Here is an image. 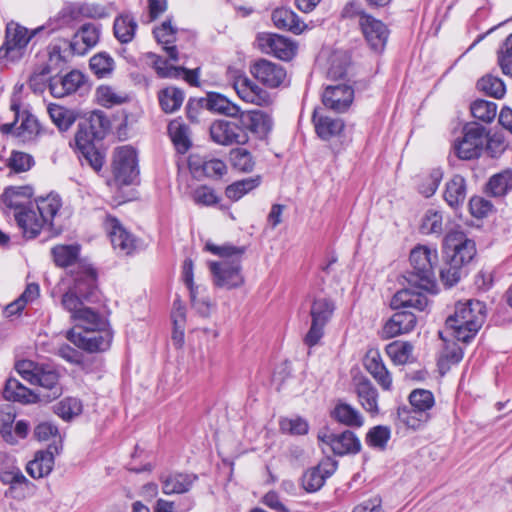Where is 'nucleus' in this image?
Masks as SVG:
<instances>
[{
    "label": "nucleus",
    "mask_w": 512,
    "mask_h": 512,
    "mask_svg": "<svg viewBox=\"0 0 512 512\" xmlns=\"http://www.w3.org/2000/svg\"><path fill=\"white\" fill-rule=\"evenodd\" d=\"M48 113L52 122L61 131H66L75 122L76 117L71 110L62 106L51 104L48 106Z\"/></svg>",
    "instance_id": "51"
},
{
    "label": "nucleus",
    "mask_w": 512,
    "mask_h": 512,
    "mask_svg": "<svg viewBox=\"0 0 512 512\" xmlns=\"http://www.w3.org/2000/svg\"><path fill=\"white\" fill-rule=\"evenodd\" d=\"M212 140L220 145H245L249 141V134L241 122L217 120L210 126Z\"/></svg>",
    "instance_id": "12"
},
{
    "label": "nucleus",
    "mask_w": 512,
    "mask_h": 512,
    "mask_svg": "<svg viewBox=\"0 0 512 512\" xmlns=\"http://www.w3.org/2000/svg\"><path fill=\"white\" fill-rule=\"evenodd\" d=\"M159 102L166 113L178 110L184 100V93L176 87H167L159 92Z\"/></svg>",
    "instance_id": "47"
},
{
    "label": "nucleus",
    "mask_w": 512,
    "mask_h": 512,
    "mask_svg": "<svg viewBox=\"0 0 512 512\" xmlns=\"http://www.w3.org/2000/svg\"><path fill=\"white\" fill-rule=\"evenodd\" d=\"M467 196V184L465 178L460 174L450 177L444 186L443 198L451 208L461 207Z\"/></svg>",
    "instance_id": "27"
},
{
    "label": "nucleus",
    "mask_w": 512,
    "mask_h": 512,
    "mask_svg": "<svg viewBox=\"0 0 512 512\" xmlns=\"http://www.w3.org/2000/svg\"><path fill=\"white\" fill-rule=\"evenodd\" d=\"M318 440L328 445L331 450L338 455L357 453L361 449L360 440L349 430L339 434L331 433L328 430H322L318 434Z\"/></svg>",
    "instance_id": "15"
},
{
    "label": "nucleus",
    "mask_w": 512,
    "mask_h": 512,
    "mask_svg": "<svg viewBox=\"0 0 512 512\" xmlns=\"http://www.w3.org/2000/svg\"><path fill=\"white\" fill-rule=\"evenodd\" d=\"M409 402L412 408L419 410L421 413H429L434 406L435 400L429 390L416 389L410 393Z\"/></svg>",
    "instance_id": "55"
},
{
    "label": "nucleus",
    "mask_w": 512,
    "mask_h": 512,
    "mask_svg": "<svg viewBox=\"0 0 512 512\" xmlns=\"http://www.w3.org/2000/svg\"><path fill=\"white\" fill-rule=\"evenodd\" d=\"M470 110L474 118L490 123L496 117L497 105L491 101L478 99L471 104Z\"/></svg>",
    "instance_id": "52"
},
{
    "label": "nucleus",
    "mask_w": 512,
    "mask_h": 512,
    "mask_svg": "<svg viewBox=\"0 0 512 512\" xmlns=\"http://www.w3.org/2000/svg\"><path fill=\"white\" fill-rule=\"evenodd\" d=\"M55 413L64 420H70L82 412V403L76 398H65L54 406Z\"/></svg>",
    "instance_id": "57"
},
{
    "label": "nucleus",
    "mask_w": 512,
    "mask_h": 512,
    "mask_svg": "<svg viewBox=\"0 0 512 512\" xmlns=\"http://www.w3.org/2000/svg\"><path fill=\"white\" fill-rule=\"evenodd\" d=\"M138 25L129 14L116 17L114 21V35L121 43H129L133 40Z\"/></svg>",
    "instance_id": "44"
},
{
    "label": "nucleus",
    "mask_w": 512,
    "mask_h": 512,
    "mask_svg": "<svg viewBox=\"0 0 512 512\" xmlns=\"http://www.w3.org/2000/svg\"><path fill=\"white\" fill-rule=\"evenodd\" d=\"M188 163L190 170L197 176L204 175L217 179L227 173V166L224 161L220 159H204L197 155H191Z\"/></svg>",
    "instance_id": "23"
},
{
    "label": "nucleus",
    "mask_w": 512,
    "mask_h": 512,
    "mask_svg": "<svg viewBox=\"0 0 512 512\" xmlns=\"http://www.w3.org/2000/svg\"><path fill=\"white\" fill-rule=\"evenodd\" d=\"M175 29L169 21H165L161 26L154 29V36L159 44L164 45V50L171 61H178V52L175 46H169L175 40Z\"/></svg>",
    "instance_id": "40"
},
{
    "label": "nucleus",
    "mask_w": 512,
    "mask_h": 512,
    "mask_svg": "<svg viewBox=\"0 0 512 512\" xmlns=\"http://www.w3.org/2000/svg\"><path fill=\"white\" fill-rule=\"evenodd\" d=\"M39 130V124L36 118L32 115L22 116L21 122L19 125L14 123H7L1 126V131L3 133H15L23 139L29 138L32 135L36 134Z\"/></svg>",
    "instance_id": "41"
},
{
    "label": "nucleus",
    "mask_w": 512,
    "mask_h": 512,
    "mask_svg": "<svg viewBox=\"0 0 512 512\" xmlns=\"http://www.w3.org/2000/svg\"><path fill=\"white\" fill-rule=\"evenodd\" d=\"M364 366L384 390L391 389L392 377L382 362V358L378 350L372 349L366 353Z\"/></svg>",
    "instance_id": "26"
},
{
    "label": "nucleus",
    "mask_w": 512,
    "mask_h": 512,
    "mask_svg": "<svg viewBox=\"0 0 512 512\" xmlns=\"http://www.w3.org/2000/svg\"><path fill=\"white\" fill-rule=\"evenodd\" d=\"M274 25L280 29H287L295 34H300L306 29V25L299 17L288 8H277L272 13Z\"/></svg>",
    "instance_id": "34"
},
{
    "label": "nucleus",
    "mask_w": 512,
    "mask_h": 512,
    "mask_svg": "<svg viewBox=\"0 0 512 512\" xmlns=\"http://www.w3.org/2000/svg\"><path fill=\"white\" fill-rule=\"evenodd\" d=\"M257 42L262 52L284 61L291 60L296 54V44L282 35L262 33L258 35Z\"/></svg>",
    "instance_id": "14"
},
{
    "label": "nucleus",
    "mask_w": 512,
    "mask_h": 512,
    "mask_svg": "<svg viewBox=\"0 0 512 512\" xmlns=\"http://www.w3.org/2000/svg\"><path fill=\"white\" fill-rule=\"evenodd\" d=\"M66 337L80 349L88 352H98L110 347L112 332L108 325L80 331L77 328H72L67 332Z\"/></svg>",
    "instance_id": "8"
},
{
    "label": "nucleus",
    "mask_w": 512,
    "mask_h": 512,
    "mask_svg": "<svg viewBox=\"0 0 512 512\" xmlns=\"http://www.w3.org/2000/svg\"><path fill=\"white\" fill-rule=\"evenodd\" d=\"M15 417L16 412L13 405L4 404L0 407V433L3 439L9 444H15L17 442L12 428Z\"/></svg>",
    "instance_id": "46"
},
{
    "label": "nucleus",
    "mask_w": 512,
    "mask_h": 512,
    "mask_svg": "<svg viewBox=\"0 0 512 512\" xmlns=\"http://www.w3.org/2000/svg\"><path fill=\"white\" fill-rule=\"evenodd\" d=\"M147 57L151 60L157 74L162 78H178L181 74L180 66H174L160 56L149 53Z\"/></svg>",
    "instance_id": "60"
},
{
    "label": "nucleus",
    "mask_w": 512,
    "mask_h": 512,
    "mask_svg": "<svg viewBox=\"0 0 512 512\" xmlns=\"http://www.w3.org/2000/svg\"><path fill=\"white\" fill-rule=\"evenodd\" d=\"M335 471L336 464L326 459L303 473L301 487L308 493L317 492L323 487L326 479L333 475Z\"/></svg>",
    "instance_id": "17"
},
{
    "label": "nucleus",
    "mask_w": 512,
    "mask_h": 512,
    "mask_svg": "<svg viewBox=\"0 0 512 512\" xmlns=\"http://www.w3.org/2000/svg\"><path fill=\"white\" fill-rule=\"evenodd\" d=\"M96 100L101 106L110 108L127 101V95L108 85H101L95 93Z\"/></svg>",
    "instance_id": "48"
},
{
    "label": "nucleus",
    "mask_w": 512,
    "mask_h": 512,
    "mask_svg": "<svg viewBox=\"0 0 512 512\" xmlns=\"http://www.w3.org/2000/svg\"><path fill=\"white\" fill-rule=\"evenodd\" d=\"M385 350L395 365H405L414 361V347L410 342L393 341Z\"/></svg>",
    "instance_id": "37"
},
{
    "label": "nucleus",
    "mask_w": 512,
    "mask_h": 512,
    "mask_svg": "<svg viewBox=\"0 0 512 512\" xmlns=\"http://www.w3.org/2000/svg\"><path fill=\"white\" fill-rule=\"evenodd\" d=\"M358 25L368 46L375 52H382L389 37V29L386 24L372 15L360 12Z\"/></svg>",
    "instance_id": "11"
},
{
    "label": "nucleus",
    "mask_w": 512,
    "mask_h": 512,
    "mask_svg": "<svg viewBox=\"0 0 512 512\" xmlns=\"http://www.w3.org/2000/svg\"><path fill=\"white\" fill-rule=\"evenodd\" d=\"M53 465V454L49 451H39L27 464L26 471L33 478H42L52 471Z\"/></svg>",
    "instance_id": "38"
},
{
    "label": "nucleus",
    "mask_w": 512,
    "mask_h": 512,
    "mask_svg": "<svg viewBox=\"0 0 512 512\" xmlns=\"http://www.w3.org/2000/svg\"><path fill=\"white\" fill-rule=\"evenodd\" d=\"M390 305L393 309L415 308L423 311L428 305V299L422 292L406 288L395 293Z\"/></svg>",
    "instance_id": "30"
},
{
    "label": "nucleus",
    "mask_w": 512,
    "mask_h": 512,
    "mask_svg": "<svg viewBox=\"0 0 512 512\" xmlns=\"http://www.w3.org/2000/svg\"><path fill=\"white\" fill-rule=\"evenodd\" d=\"M334 310L335 304L330 298L319 296L314 298L311 304L310 316L312 321L326 325L331 319Z\"/></svg>",
    "instance_id": "39"
},
{
    "label": "nucleus",
    "mask_w": 512,
    "mask_h": 512,
    "mask_svg": "<svg viewBox=\"0 0 512 512\" xmlns=\"http://www.w3.org/2000/svg\"><path fill=\"white\" fill-rule=\"evenodd\" d=\"M279 426L283 433L291 435H304L309 429L307 421L301 417L282 418Z\"/></svg>",
    "instance_id": "63"
},
{
    "label": "nucleus",
    "mask_w": 512,
    "mask_h": 512,
    "mask_svg": "<svg viewBox=\"0 0 512 512\" xmlns=\"http://www.w3.org/2000/svg\"><path fill=\"white\" fill-rule=\"evenodd\" d=\"M251 74L262 84L276 88L286 79L285 69L276 63L261 59L250 68Z\"/></svg>",
    "instance_id": "19"
},
{
    "label": "nucleus",
    "mask_w": 512,
    "mask_h": 512,
    "mask_svg": "<svg viewBox=\"0 0 512 512\" xmlns=\"http://www.w3.org/2000/svg\"><path fill=\"white\" fill-rule=\"evenodd\" d=\"M417 323L416 316L409 311H400L388 319L382 327L381 337L391 339L411 332Z\"/></svg>",
    "instance_id": "20"
},
{
    "label": "nucleus",
    "mask_w": 512,
    "mask_h": 512,
    "mask_svg": "<svg viewBox=\"0 0 512 512\" xmlns=\"http://www.w3.org/2000/svg\"><path fill=\"white\" fill-rule=\"evenodd\" d=\"M486 129L476 123L465 125L462 137L455 140L453 149L456 156L462 160L480 157L484 151Z\"/></svg>",
    "instance_id": "7"
},
{
    "label": "nucleus",
    "mask_w": 512,
    "mask_h": 512,
    "mask_svg": "<svg viewBox=\"0 0 512 512\" xmlns=\"http://www.w3.org/2000/svg\"><path fill=\"white\" fill-rule=\"evenodd\" d=\"M205 249L221 258L231 259L220 262H211L209 268L215 286L231 290L244 285L245 276L242 270L241 259L245 253L244 247L234 246L229 243L217 245L207 241Z\"/></svg>",
    "instance_id": "2"
},
{
    "label": "nucleus",
    "mask_w": 512,
    "mask_h": 512,
    "mask_svg": "<svg viewBox=\"0 0 512 512\" xmlns=\"http://www.w3.org/2000/svg\"><path fill=\"white\" fill-rule=\"evenodd\" d=\"M353 89L345 84L328 86L322 96L323 104L337 112L345 111L352 103Z\"/></svg>",
    "instance_id": "22"
},
{
    "label": "nucleus",
    "mask_w": 512,
    "mask_h": 512,
    "mask_svg": "<svg viewBox=\"0 0 512 512\" xmlns=\"http://www.w3.org/2000/svg\"><path fill=\"white\" fill-rule=\"evenodd\" d=\"M84 82L81 72L73 70L62 77H54L49 83L51 94L57 98L75 92Z\"/></svg>",
    "instance_id": "28"
},
{
    "label": "nucleus",
    "mask_w": 512,
    "mask_h": 512,
    "mask_svg": "<svg viewBox=\"0 0 512 512\" xmlns=\"http://www.w3.org/2000/svg\"><path fill=\"white\" fill-rule=\"evenodd\" d=\"M205 106L212 112L223 114L228 117H237L240 114L239 106L232 103L228 98L219 93H208L205 99Z\"/></svg>",
    "instance_id": "36"
},
{
    "label": "nucleus",
    "mask_w": 512,
    "mask_h": 512,
    "mask_svg": "<svg viewBox=\"0 0 512 512\" xmlns=\"http://www.w3.org/2000/svg\"><path fill=\"white\" fill-rule=\"evenodd\" d=\"M195 476L188 474H173L169 475L162 481V491L164 494L185 493L191 486Z\"/></svg>",
    "instance_id": "43"
},
{
    "label": "nucleus",
    "mask_w": 512,
    "mask_h": 512,
    "mask_svg": "<svg viewBox=\"0 0 512 512\" xmlns=\"http://www.w3.org/2000/svg\"><path fill=\"white\" fill-rule=\"evenodd\" d=\"M168 132L177 151L187 152L191 145L188 127L181 120L175 119L169 123Z\"/></svg>",
    "instance_id": "42"
},
{
    "label": "nucleus",
    "mask_w": 512,
    "mask_h": 512,
    "mask_svg": "<svg viewBox=\"0 0 512 512\" xmlns=\"http://www.w3.org/2000/svg\"><path fill=\"white\" fill-rule=\"evenodd\" d=\"M3 395L9 401H18L21 403H33L40 399V392H34L28 389L14 378L7 380Z\"/></svg>",
    "instance_id": "33"
},
{
    "label": "nucleus",
    "mask_w": 512,
    "mask_h": 512,
    "mask_svg": "<svg viewBox=\"0 0 512 512\" xmlns=\"http://www.w3.org/2000/svg\"><path fill=\"white\" fill-rule=\"evenodd\" d=\"M398 418L406 427L413 430L420 429L430 420V413H421L414 408H399Z\"/></svg>",
    "instance_id": "49"
},
{
    "label": "nucleus",
    "mask_w": 512,
    "mask_h": 512,
    "mask_svg": "<svg viewBox=\"0 0 512 512\" xmlns=\"http://www.w3.org/2000/svg\"><path fill=\"white\" fill-rule=\"evenodd\" d=\"M410 262L420 280L424 281L427 287L434 278V266L438 262L436 249L427 246H418L410 253Z\"/></svg>",
    "instance_id": "13"
},
{
    "label": "nucleus",
    "mask_w": 512,
    "mask_h": 512,
    "mask_svg": "<svg viewBox=\"0 0 512 512\" xmlns=\"http://www.w3.org/2000/svg\"><path fill=\"white\" fill-rule=\"evenodd\" d=\"M80 270L73 272V284L62 296V306L81 330L107 326L105 318L84 302H89L96 293V273L92 267L80 265Z\"/></svg>",
    "instance_id": "1"
},
{
    "label": "nucleus",
    "mask_w": 512,
    "mask_h": 512,
    "mask_svg": "<svg viewBox=\"0 0 512 512\" xmlns=\"http://www.w3.org/2000/svg\"><path fill=\"white\" fill-rule=\"evenodd\" d=\"M16 369L24 380L48 391L47 394L40 393V399L43 398L49 401L60 396L61 388L58 385L59 377L55 370L39 366L30 360L18 362Z\"/></svg>",
    "instance_id": "6"
},
{
    "label": "nucleus",
    "mask_w": 512,
    "mask_h": 512,
    "mask_svg": "<svg viewBox=\"0 0 512 512\" xmlns=\"http://www.w3.org/2000/svg\"><path fill=\"white\" fill-rule=\"evenodd\" d=\"M313 122L317 135L324 141L338 137L344 130V122L340 118L318 116L314 111Z\"/></svg>",
    "instance_id": "31"
},
{
    "label": "nucleus",
    "mask_w": 512,
    "mask_h": 512,
    "mask_svg": "<svg viewBox=\"0 0 512 512\" xmlns=\"http://www.w3.org/2000/svg\"><path fill=\"white\" fill-rule=\"evenodd\" d=\"M230 161L234 168L242 172H250L254 168L252 155L245 149L231 150Z\"/></svg>",
    "instance_id": "62"
},
{
    "label": "nucleus",
    "mask_w": 512,
    "mask_h": 512,
    "mask_svg": "<svg viewBox=\"0 0 512 512\" xmlns=\"http://www.w3.org/2000/svg\"><path fill=\"white\" fill-rule=\"evenodd\" d=\"M80 246L77 244L72 245H57L52 249V255L55 263L61 267H67L70 265H74V268L71 270V276L73 277V272H77L80 270V265L88 264L84 262H76L79 256ZM89 267H91L89 265Z\"/></svg>",
    "instance_id": "32"
},
{
    "label": "nucleus",
    "mask_w": 512,
    "mask_h": 512,
    "mask_svg": "<svg viewBox=\"0 0 512 512\" xmlns=\"http://www.w3.org/2000/svg\"><path fill=\"white\" fill-rule=\"evenodd\" d=\"M391 437V430L387 426L378 425L371 428L366 435V442L369 446L377 449H385Z\"/></svg>",
    "instance_id": "59"
},
{
    "label": "nucleus",
    "mask_w": 512,
    "mask_h": 512,
    "mask_svg": "<svg viewBox=\"0 0 512 512\" xmlns=\"http://www.w3.org/2000/svg\"><path fill=\"white\" fill-rule=\"evenodd\" d=\"M259 184V177L243 179L229 185L226 188L225 194L230 200L237 201L245 194L255 189Z\"/></svg>",
    "instance_id": "53"
},
{
    "label": "nucleus",
    "mask_w": 512,
    "mask_h": 512,
    "mask_svg": "<svg viewBox=\"0 0 512 512\" xmlns=\"http://www.w3.org/2000/svg\"><path fill=\"white\" fill-rule=\"evenodd\" d=\"M350 64V57L347 52H333L328 60L327 74L331 79H339L346 75L347 68Z\"/></svg>",
    "instance_id": "50"
},
{
    "label": "nucleus",
    "mask_w": 512,
    "mask_h": 512,
    "mask_svg": "<svg viewBox=\"0 0 512 512\" xmlns=\"http://www.w3.org/2000/svg\"><path fill=\"white\" fill-rule=\"evenodd\" d=\"M34 192L30 186L9 187L2 195V202L5 208L13 210H25L35 202L31 200Z\"/></svg>",
    "instance_id": "24"
},
{
    "label": "nucleus",
    "mask_w": 512,
    "mask_h": 512,
    "mask_svg": "<svg viewBox=\"0 0 512 512\" xmlns=\"http://www.w3.org/2000/svg\"><path fill=\"white\" fill-rule=\"evenodd\" d=\"M233 87L237 95L247 103L258 106H269L273 103L271 95L245 75L237 76Z\"/></svg>",
    "instance_id": "16"
},
{
    "label": "nucleus",
    "mask_w": 512,
    "mask_h": 512,
    "mask_svg": "<svg viewBox=\"0 0 512 512\" xmlns=\"http://www.w3.org/2000/svg\"><path fill=\"white\" fill-rule=\"evenodd\" d=\"M115 181L119 185H131L139 175L136 151L130 146L115 149L112 162Z\"/></svg>",
    "instance_id": "10"
},
{
    "label": "nucleus",
    "mask_w": 512,
    "mask_h": 512,
    "mask_svg": "<svg viewBox=\"0 0 512 512\" xmlns=\"http://www.w3.org/2000/svg\"><path fill=\"white\" fill-rule=\"evenodd\" d=\"M240 122L246 131H250L259 138L266 137L272 130L273 119L271 115L262 110H251L241 113Z\"/></svg>",
    "instance_id": "21"
},
{
    "label": "nucleus",
    "mask_w": 512,
    "mask_h": 512,
    "mask_svg": "<svg viewBox=\"0 0 512 512\" xmlns=\"http://www.w3.org/2000/svg\"><path fill=\"white\" fill-rule=\"evenodd\" d=\"M100 30L94 24L83 25L73 36L70 48L74 54L84 55L99 41Z\"/></svg>",
    "instance_id": "25"
},
{
    "label": "nucleus",
    "mask_w": 512,
    "mask_h": 512,
    "mask_svg": "<svg viewBox=\"0 0 512 512\" xmlns=\"http://www.w3.org/2000/svg\"><path fill=\"white\" fill-rule=\"evenodd\" d=\"M105 226L115 250L124 255H129L135 250V237L116 218L107 217Z\"/></svg>",
    "instance_id": "18"
},
{
    "label": "nucleus",
    "mask_w": 512,
    "mask_h": 512,
    "mask_svg": "<svg viewBox=\"0 0 512 512\" xmlns=\"http://www.w3.org/2000/svg\"><path fill=\"white\" fill-rule=\"evenodd\" d=\"M61 199L58 195L50 194L39 198L33 205L25 210L14 213L18 226L27 238L36 237L46 225H51L52 220L61 208Z\"/></svg>",
    "instance_id": "3"
},
{
    "label": "nucleus",
    "mask_w": 512,
    "mask_h": 512,
    "mask_svg": "<svg viewBox=\"0 0 512 512\" xmlns=\"http://www.w3.org/2000/svg\"><path fill=\"white\" fill-rule=\"evenodd\" d=\"M484 320V304L478 300H468L456 304L455 313L446 320V326L454 338L468 342L482 327Z\"/></svg>",
    "instance_id": "4"
},
{
    "label": "nucleus",
    "mask_w": 512,
    "mask_h": 512,
    "mask_svg": "<svg viewBox=\"0 0 512 512\" xmlns=\"http://www.w3.org/2000/svg\"><path fill=\"white\" fill-rule=\"evenodd\" d=\"M419 228L422 234L440 235L443 231L442 212L434 208L426 210L421 217Z\"/></svg>",
    "instance_id": "45"
},
{
    "label": "nucleus",
    "mask_w": 512,
    "mask_h": 512,
    "mask_svg": "<svg viewBox=\"0 0 512 512\" xmlns=\"http://www.w3.org/2000/svg\"><path fill=\"white\" fill-rule=\"evenodd\" d=\"M498 63L502 72L512 77V33L507 37L498 52Z\"/></svg>",
    "instance_id": "64"
},
{
    "label": "nucleus",
    "mask_w": 512,
    "mask_h": 512,
    "mask_svg": "<svg viewBox=\"0 0 512 512\" xmlns=\"http://www.w3.org/2000/svg\"><path fill=\"white\" fill-rule=\"evenodd\" d=\"M37 30H29L17 22L7 23L5 39L0 47V61L16 63L25 57Z\"/></svg>",
    "instance_id": "5"
},
{
    "label": "nucleus",
    "mask_w": 512,
    "mask_h": 512,
    "mask_svg": "<svg viewBox=\"0 0 512 512\" xmlns=\"http://www.w3.org/2000/svg\"><path fill=\"white\" fill-rule=\"evenodd\" d=\"M90 68L97 77H106L114 70V60L109 54L101 52L90 59Z\"/></svg>",
    "instance_id": "56"
},
{
    "label": "nucleus",
    "mask_w": 512,
    "mask_h": 512,
    "mask_svg": "<svg viewBox=\"0 0 512 512\" xmlns=\"http://www.w3.org/2000/svg\"><path fill=\"white\" fill-rule=\"evenodd\" d=\"M355 392L360 405L371 417H375L380 413L378 404L379 394L369 380H359L356 384Z\"/></svg>",
    "instance_id": "29"
},
{
    "label": "nucleus",
    "mask_w": 512,
    "mask_h": 512,
    "mask_svg": "<svg viewBox=\"0 0 512 512\" xmlns=\"http://www.w3.org/2000/svg\"><path fill=\"white\" fill-rule=\"evenodd\" d=\"M512 188V172L503 171L492 176L488 183V190L494 196L504 195Z\"/></svg>",
    "instance_id": "58"
},
{
    "label": "nucleus",
    "mask_w": 512,
    "mask_h": 512,
    "mask_svg": "<svg viewBox=\"0 0 512 512\" xmlns=\"http://www.w3.org/2000/svg\"><path fill=\"white\" fill-rule=\"evenodd\" d=\"M443 250L447 261L462 267L468 264L476 253L474 242L458 230L450 231L445 236Z\"/></svg>",
    "instance_id": "9"
},
{
    "label": "nucleus",
    "mask_w": 512,
    "mask_h": 512,
    "mask_svg": "<svg viewBox=\"0 0 512 512\" xmlns=\"http://www.w3.org/2000/svg\"><path fill=\"white\" fill-rule=\"evenodd\" d=\"M477 87L480 91L497 99L502 98L506 92V88L503 81L500 78H497L492 75H486L482 77L478 81Z\"/></svg>",
    "instance_id": "54"
},
{
    "label": "nucleus",
    "mask_w": 512,
    "mask_h": 512,
    "mask_svg": "<svg viewBox=\"0 0 512 512\" xmlns=\"http://www.w3.org/2000/svg\"><path fill=\"white\" fill-rule=\"evenodd\" d=\"M190 298L192 307L202 316L207 317L212 310V303L205 294V290L197 287L190 290Z\"/></svg>",
    "instance_id": "61"
},
{
    "label": "nucleus",
    "mask_w": 512,
    "mask_h": 512,
    "mask_svg": "<svg viewBox=\"0 0 512 512\" xmlns=\"http://www.w3.org/2000/svg\"><path fill=\"white\" fill-rule=\"evenodd\" d=\"M331 416L337 422L349 427H361L364 424V417L352 405L339 401L331 411Z\"/></svg>",
    "instance_id": "35"
}]
</instances>
